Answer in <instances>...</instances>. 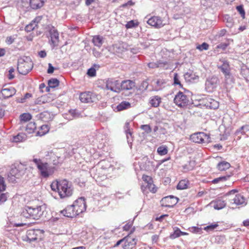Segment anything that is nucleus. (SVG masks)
Masks as SVG:
<instances>
[{"mask_svg":"<svg viewBox=\"0 0 249 249\" xmlns=\"http://www.w3.org/2000/svg\"><path fill=\"white\" fill-rule=\"evenodd\" d=\"M131 107V104L127 101H123L117 106L118 111H122Z\"/></svg>","mask_w":249,"mask_h":249,"instance_id":"2f4dec72","label":"nucleus"},{"mask_svg":"<svg viewBox=\"0 0 249 249\" xmlns=\"http://www.w3.org/2000/svg\"><path fill=\"white\" fill-rule=\"evenodd\" d=\"M73 207L74 206L72 204L68 206L65 209L61 211L60 213L66 217H74L77 215V213L75 212Z\"/></svg>","mask_w":249,"mask_h":249,"instance_id":"6ab92c4d","label":"nucleus"},{"mask_svg":"<svg viewBox=\"0 0 249 249\" xmlns=\"http://www.w3.org/2000/svg\"><path fill=\"white\" fill-rule=\"evenodd\" d=\"M190 139L193 142L198 143H208L210 141L209 135L204 132H197L193 134L190 136Z\"/></svg>","mask_w":249,"mask_h":249,"instance_id":"0eeeda50","label":"nucleus"},{"mask_svg":"<svg viewBox=\"0 0 249 249\" xmlns=\"http://www.w3.org/2000/svg\"><path fill=\"white\" fill-rule=\"evenodd\" d=\"M227 241L224 235H217L215 237L214 242L217 244H224Z\"/></svg>","mask_w":249,"mask_h":249,"instance_id":"c9c22d12","label":"nucleus"},{"mask_svg":"<svg viewBox=\"0 0 249 249\" xmlns=\"http://www.w3.org/2000/svg\"><path fill=\"white\" fill-rule=\"evenodd\" d=\"M77 215L85 212L86 210V204L84 197H80L76 200L72 204Z\"/></svg>","mask_w":249,"mask_h":249,"instance_id":"4468645a","label":"nucleus"},{"mask_svg":"<svg viewBox=\"0 0 249 249\" xmlns=\"http://www.w3.org/2000/svg\"><path fill=\"white\" fill-rule=\"evenodd\" d=\"M33 68V63L30 58L26 57V60H22L19 61L18 65V70L22 75H26Z\"/></svg>","mask_w":249,"mask_h":249,"instance_id":"39448f33","label":"nucleus"},{"mask_svg":"<svg viewBox=\"0 0 249 249\" xmlns=\"http://www.w3.org/2000/svg\"><path fill=\"white\" fill-rule=\"evenodd\" d=\"M19 117L21 123H26L32 119V115L29 113H24L21 114Z\"/></svg>","mask_w":249,"mask_h":249,"instance_id":"e433bc0d","label":"nucleus"},{"mask_svg":"<svg viewBox=\"0 0 249 249\" xmlns=\"http://www.w3.org/2000/svg\"><path fill=\"white\" fill-rule=\"evenodd\" d=\"M236 9L237 11L241 15V17L244 18L245 17V11L242 5H239L236 6Z\"/></svg>","mask_w":249,"mask_h":249,"instance_id":"49530a36","label":"nucleus"},{"mask_svg":"<svg viewBox=\"0 0 249 249\" xmlns=\"http://www.w3.org/2000/svg\"><path fill=\"white\" fill-rule=\"evenodd\" d=\"M31 161L34 163L39 175L43 178H49L53 175L56 170L55 166L50 165L47 162H44L39 158L34 157Z\"/></svg>","mask_w":249,"mask_h":249,"instance_id":"f03ea898","label":"nucleus"},{"mask_svg":"<svg viewBox=\"0 0 249 249\" xmlns=\"http://www.w3.org/2000/svg\"><path fill=\"white\" fill-rule=\"evenodd\" d=\"M124 249H131L134 248L137 243V240L135 238L127 236L124 238Z\"/></svg>","mask_w":249,"mask_h":249,"instance_id":"aec40b11","label":"nucleus"},{"mask_svg":"<svg viewBox=\"0 0 249 249\" xmlns=\"http://www.w3.org/2000/svg\"><path fill=\"white\" fill-rule=\"evenodd\" d=\"M174 103L178 107H182L189 105L188 97L181 91L178 92L174 99Z\"/></svg>","mask_w":249,"mask_h":249,"instance_id":"6e6552de","label":"nucleus"},{"mask_svg":"<svg viewBox=\"0 0 249 249\" xmlns=\"http://www.w3.org/2000/svg\"><path fill=\"white\" fill-rule=\"evenodd\" d=\"M212 204H213L214 209L218 210L224 208L226 205L225 201L221 199H216L214 201H212Z\"/></svg>","mask_w":249,"mask_h":249,"instance_id":"393cba45","label":"nucleus"},{"mask_svg":"<svg viewBox=\"0 0 249 249\" xmlns=\"http://www.w3.org/2000/svg\"><path fill=\"white\" fill-rule=\"evenodd\" d=\"M133 224V221H130L126 224L124 227L123 229L124 231H128L130 230Z\"/></svg>","mask_w":249,"mask_h":249,"instance_id":"e2e57ef3","label":"nucleus"},{"mask_svg":"<svg viewBox=\"0 0 249 249\" xmlns=\"http://www.w3.org/2000/svg\"><path fill=\"white\" fill-rule=\"evenodd\" d=\"M48 84L49 88H54L59 86V81L57 78H51L48 80Z\"/></svg>","mask_w":249,"mask_h":249,"instance_id":"f704fd0d","label":"nucleus"},{"mask_svg":"<svg viewBox=\"0 0 249 249\" xmlns=\"http://www.w3.org/2000/svg\"><path fill=\"white\" fill-rule=\"evenodd\" d=\"M69 113L71 115L72 118H78L81 116L80 113L76 109H70Z\"/></svg>","mask_w":249,"mask_h":249,"instance_id":"09e8293b","label":"nucleus"},{"mask_svg":"<svg viewBox=\"0 0 249 249\" xmlns=\"http://www.w3.org/2000/svg\"><path fill=\"white\" fill-rule=\"evenodd\" d=\"M209 44L206 42H203L201 45H198L196 46V49L200 51L203 50H207L209 49Z\"/></svg>","mask_w":249,"mask_h":249,"instance_id":"8fccbe9b","label":"nucleus"},{"mask_svg":"<svg viewBox=\"0 0 249 249\" xmlns=\"http://www.w3.org/2000/svg\"><path fill=\"white\" fill-rule=\"evenodd\" d=\"M142 179L144 181V184H147V183L153 182L152 178L148 176H143Z\"/></svg>","mask_w":249,"mask_h":249,"instance_id":"052dcab7","label":"nucleus"},{"mask_svg":"<svg viewBox=\"0 0 249 249\" xmlns=\"http://www.w3.org/2000/svg\"><path fill=\"white\" fill-rule=\"evenodd\" d=\"M230 176H222L216 178H214L212 180V182L214 184L217 183L220 181H225L227 180L229 178H230Z\"/></svg>","mask_w":249,"mask_h":249,"instance_id":"c03bdc74","label":"nucleus"},{"mask_svg":"<svg viewBox=\"0 0 249 249\" xmlns=\"http://www.w3.org/2000/svg\"><path fill=\"white\" fill-rule=\"evenodd\" d=\"M141 128L144 130L147 134L152 131V129L149 124H143L141 126Z\"/></svg>","mask_w":249,"mask_h":249,"instance_id":"5fc2aeb1","label":"nucleus"},{"mask_svg":"<svg viewBox=\"0 0 249 249\" xmlns=\"http://www.w3.org/2000/svg\"><path fill=\"white\" fill-rule=\"evenodd\" d=\"M32 96V94L30 93H26L24 97L21 98V100L20 101V103H23L25 102V100L27 99H28V98H31V97Z\"/></svg>","mask_w":249,"mask_h":249,"instance_id":"69168bd1","label":"nucleus"},{"mask_svg":"<svg viewBox=\"0 0 249 249\" xmlns=\"http://www.w3.org/2000/svg\"><path fill=\"white\" fill-rule=\"evenodd\" d=\"M228 45H229L228 43H221L217 46V48L218 49H221L223 50H224L226 49V48L228 47Z\"/></svg>","mask_w":249,"mask_h":249,"instance_id":"774afa93","label":"nucleus"},{"mask_svg":"<svg viewBox=\"0 0 249 249\" xmlns=\"http://www.w3.org/2000/svg\"><path fill=\"white\" fill-rule=\"evenodd\" d=\"M6 189V184L4 178L1 176H0V192L4 191Z\"/></svg>","mask_w":249,"mask_h":249,"instance_id":"3c124183","label":"nucleus"},{"mask_svg":"<svg viewBox=\"0 0 249 249\" xmlns=\"http://www.w3.org/2000/svg\"><path fill=\"white\" fill-rule=\"evenodd\" d=\"M219 83L218 78L215 76H213L207 78L205 82V89L207 91L212 92L216 88Z\"/></svg>","mask_w":249,"mask_h":249,"instance_id":"1a4fd4ad","label":"nucleus"},{"mask_svg":"<svg viewBox=\"0 0 249 249\" xmlns=\"http://www.w3.org/2000/svg\"><path fill=\"white\" fill-rule=\"evenodd\" d=\"M26 170V168L22 164H20L12 167L9 173L10 176H15L17 178H19L25 174Z\"/></svg>","mask_w":249,"mask_h":249,"instance_id":"dca6fc26","label":"nucleus"},{"mask_svg":"<svg viewBox=\"0 0 249 249\" xmlns=\"http://www.w3.org/2000/svg\"><path fill=\"white\" fill-rule=\"evenodd\" d=\"M126 137L127 141L128 144L130 147L132 146V143L133 142V137L132 136V132L130 130L128 129L125 130Z\"/></svg>","mask_w":249,"mask_h":249,"instance_id":"ea45409f","label":"nucleus"},{"mask_svg":"<svg viewBox=\"0 0 249 249\" xmlns=\"http://www.w3.org/2000/svg\"><path fill=\"white\" fill-rule=\"evenodd\" d=\"M135 86V83L130 80H124L120 83V90H130Z\"/></svg>","mask_w":249,"mask_h":249,"instance_id":"4be33fe9","label":"nucleus"},{"mask_svg":"<svg viewBox=\"0 0 249 249\" xmlns=\"http://www.w3.org/2000/svg\"><path fill=\"white\" fill-rule=\"evenodd\" d=\"M92 41L95 46L100 48L103 43V37L99 35L95 36L93 37Z\"/></svg>","mask_w":249,"mask_h":249,"instance_id":"c85d7f7f","label":"nucleus"},{"mask_svg":"<svg viewBox=\"0 0 249 249\" xmlns=\"http://www.w3.org/2000/svg\"><path fill=\"white\" fill-rule=\"evenodd\" d=\"M157 152L160 156H164L167 154L168 148L166 145H161L157 149Z\"/></svg>","mask_w":249,"mask_h":249,"instance_id":"4c0bfd02","label":"nucleus"},{"mask_svg":"<svg viewBox=\"0 0 249 249\" xmlns=\"http://www.w3.org/2000/svg\"><path fill=\"white\" fill-rule=\"evenodd\" d=\"M120 82L114 78L108 79L106 83V89L115 93L120 92Z\"/></svg>","mask_w":249,"mask_h":249,"instance_id":"9d476101","label":"nucleus"},{"mask_svg":"<svg viewBox=\"0 0 249 249\" xmlns=\"http://www.w3.org/2000/svg\"><path fill=\"white\" fill-rule=\"evenodd\" d=\"M221 64L218 66V68L224 74L226 81H231L232 76L231 73V68L229 62L225 59L220 60Z\"/></svg>","mask_w":249,"mask_h":249,"instance_id":"423d86ee","label":"nucleus"},{"mask_svg":"<svg viewBox=\"0 0 249 249\" xmlns=\"http://www.w3.org/2000/svg\"><path fill=\"white\" fill-rule=\"evenodd\" d=\"M187 188V182L185 180H180L177 186L178 190H183Z\"/></svg>","mask_w":249,"mask_h":249,"instance_id":"79ce46f5","label":"nucleus"},{"mask_svg":"<svg viewBox=\"0 0 249 249\" xmlns=\"http://www.w3.org/2000/svg\"><path fill=\"white\" fill-rule=\"evenodd\" d=\"M43 17L42 16L36 17L34 20L32 21L34 23L36 24V26H37V24L40 22L42 20Z\"/></svg>","mask_w":249,"mask_h":249,"instance_id":"0e129e2a","label":"nucleus"},{"mask_svg":"<svg viewBox=\"0 0 249 249\" xmlns=\"http://www.w3.org/2000/svg\"><path fill=\"white\" fill-rule=\"evenodd\" d=\"M223 21L226 23V25L228 28H231L233 25V19L228 15L224 16Z\"/></svg>","mask_w":249,"mask_h":249,"instance_id":"473e14b6","label":"nucleus"},{"mask_svg":"<svg viewBox=\"0 0 249 249\" xmlns=\"http://www.w3.org/2000/svg\"><path fill=\"white\" fill-rule=\"evenodd\" d=\"M113 169V166L109 161L107 160H103L100 161L96 166L92 169V171L93 172L95 171L96 172V175L99 177L102 175L104 177Z\"/></svg>","mask_w":249,"mask_h":249,"instance_id":"20e7f679","label":"nucleus"},{"mask_svg":"<svg viewBox=\"0 0 249 249\" xmlns=\"http://www.w3.org/2000/svg\"><path fill=\"white\" fill-rule=\"evenodd\" d=\"M16 93V89L12 87L2 88L0 92V99L2 100L8 99L12 97Z\"/></svg>","mask_w":249,"mask_h":249,"instance_id":"f3484780","label":"nucleus"},{"mask_svg":"<svg viewBox=\"0 0 249 249\" xmlns=\"http://www.w3.org/2000/svg\"><path fill=\"white\" fill-rule=\"evenodd\" d=\"M184 78L186 81L188 82H192L196 79H198V76L195 75L193 71H189L186 72L184 75Z\"/></svg>","mask_w":249,"mask_h":249,"instance_id":"c756f323","label":"nucleus"},{"mask_svg":"<svg viewBox=\"0 0 249 249\" xmlns=\"http://www.w3.org/2000/svg\"><path fill=\"white\" fill-rule=\"evenodd\" d=\"M79 99L81 102L84 103H91L96 101L97 97L94 93L86 91L80 93Z\"/></svg>","mask_w":249,"mask_h":249,"instance_id":"f8f14e48","label":"nucleus"},{"mask_svg":"<svg viewBox=\"0 0 249 249\" xmlns=\"http://www.w3.org/2000/svg\"><path fill=\"white\" fill-rule=\"evenodd\" d=\"M146 22L149 25L157 28H160L163 27L164 25L162 23V19L161 18L158 16L152 17L149 18Z\"/></svg>","mask_w":249,"mask_h":249,"instance_id":"a211bd4d","label":"nucleus"},{"mask_svg":"<svg viewBox=\"0 0 249 249\" xmlns=\"http://www.w3.org/2000/svg\"><path fill=\"white\" fill-rule=\"evenodd\" d=\"M34 230H29L27 232L26 238L24 239L25 241L31 243L37 240V235L35 234Z\"/></svg>","mask_w":249,"mask_h":249,"instance_id":"a878e982","label":"nucleus"},{"mask_svg":"<svg viewBox=\"0 0 249 249\" xmlns=\"http://www.w3.org/2000/svg\"><path fill=\"white\" fill-rule=\"evenodd\" d=\"M147 189L151 192L155 193L157 192V188H156L155 184L153 182L147 183Z\"/></svg>","mask_w":249,"mask_h":249,"instance_id":"a18cd8bd","label":"nucleus"},{"mask_svg":"<svg viewBox=\"0 0 249 249\" xmlns=\"http://www.w3.org/2000/svg\"><path fill=\"white\" fill-rule=\"evenodd\" d=\"M189 231H190L195 233L201 234L202 232V229L201 228H199L196 226L190 228Z\"/></svg>","mask_w":249,"mask_h":249,"instance_id":"de8ad7c7","label":"nucleus"},{"mask_svg":"<svg viewBox=\"0 0 249 249\" xmlns=\"http://www.w3.org/2000/svg\"><path fill=\"white\" fill-rule=\"evenodd\" d=\"M36 27H37L36 26V24L34 23L33 22H31L30 24H29L25 27V31H26L28 32H31L34 30Z\"/></svg>","mask_w":249,"mask_h":249,"instance_id":"864d4df0","label":"nucleus"},{"mask_svg":"<svg viewBox=\"0 0 249 249\" xmlns=\"http://www.w3.org/2000/svg\"><path fill=\"white\" fill-rule=\"evenodd\" d=\"M161 103V98L159 96L152 97L149 101L151 107H157L159 106Z\"/></svg>","mask_w":249,"mask_h":249,"instance_id":"cd10ccee","label":"nucleus"},{"mask_svg":"<svg viewBox=\"0 0 249 249\" xmlns=\"http://www.w3.org/2000/svg\"><path fill=\"white\" fill-rule=\"evenodd\" d=\"M138 25L137 23H135L134 20H130L126 24L125 27L127 29L132 28L136 27Z\"/></svg>","mask_w":249,"mask_h":249,"instance_id":"4d7b16f0","label":"nucleus"},{"mask_svg":"<svg viewBox=\"0 0 249 249\" xmlns=\"http://www.w3.org/2000/svg\"><path fill=\"white\" fill-rule=\"evenodd\" d=\"M140 168L141 170L152 171L154 169V162L151 161L147 157H144L139 162Z\"/></svg>","mask_w":249,"mask_h":249,"instance_id":"ddd939ff","label":"nucleus"},{"mask_svg":"<svg viewBox=\"0 0 249 249\" xmlns=\"http://www.w3.org/2000/svg\"><path fill=\"white\" fill-rule=\"evenodd\" d=\"M87 74L90 77H94L96 76V72L95 68L91 67L88 70Z\"/></svg>","mask_w":249,"mask_h":249,"instance_id":"603ef678","label":"nucleus"},{"mask_svg":"<svg viewBox=\"0 0 249 249\" xmlns=\"http://www.w3.org/2000/svg\"><path fill=\"white\" fill-rule=\"evenodd\" d=\"M56 69V68H54L51 63H49L48 64V69L47 70V72L48 73H52L53 72L54 70Z\"/></svg>","mask_w":249,"mask_h":249,"instance_id":"338daca9","label":"nucleus"},{"mask_svg":"<svg viewBox=\"0 0 249 249\" xmlns=\"http://www.w3.org/2000/svg\"><path fill=\"white\" fill-rule=\"evenodd\" d=\"M46 213L45 207L44 206H38L35 207L26 206L22 209L21 215L26 218L38 220Z\"/></svg>","mask_w":249,"mask_h":249,"instance_id":"7ed1b4c3","label":"nucleus"},{"mask_svg":"<svg viewBox=\"0 0 249 249\" xmlns=\"http://www.w3.org/2000/svg\"><path fill=\"white\" fill-rule=\"evenodd\" d=\"M49 33L51 37V45L53 48L57 45L59 41V34L57 30L53 26H48Z\"/></svg>","mask_w":249,"mask_h":249,"instance_id":"2eb2a0df","label":"nucleus"},{"mask_svg":"<svg viewBox=\"0 0 249 249\" xmlns=\"http://www.w3.org/2000/svg\"><path fill=\"white\" fill-rule=\"evenodd\" d=\"M46 0H30L29 5L31 9L37 10L43 6Z\"/></svg>","mask_w":249,"mask_h":249,"instance_id":"412c9836","label":"nucleus"},{"mask_svg":"<svg viewBox=\"0 0 249 249\" xmlns=\"http://www.w3.org/2000/svg\"><path fill=\"white\" fill-rule=\"evenodd\" d=\"M178 200L177 197L171 195L162 198L160 203L162 206L173 208L178 202Z\"/></svg>","mask_w":249,"mask_h":249,"instance_id":"9b49d317","label":"nucleus"},{"mask_svg":"<svg viewBox=\"0 0 249 249\" xmlns=\"http://www.w3.org/2000/svg\"><path fill=\"white\" fill-rule=\"evenodd\" d=\"M8 196L7 193H2L0 195V204L6 201Z\"/></svg>","mask_w":249,"mask_h":249,"instance_id":"bf43d9fd","label":"nucleus"},{"mask_svg":"<svg viewBox=\"0 0 249 249\" xmlns=\"http://www.w3.org/2000/svg\"><path fill=\"white\" fill-rule=\"evenodd\" d=\"M148 87V83L146 81H143L140 86V89L144 91L147 89Z\"/></svg>","mask_w":249,"mask_h":249,"instance_id":"13d9d810","label":"nucleus"},{"mask_svg":"<svg viewBox=\"0 0 249 249\" xmlns=\"http://www.w3.org/2000/svg\"><path fill=\"white\" fill-rule=\"evenodd\" d=\"M205 101V105L208 108L215 109L219 107V103L210 97L206 98Z\"/></svg>","mask_w":249,"mask_h":249,"instance_id":"5701e85b","label":"nucleus"},{"mask_svg":"<svg viewBox=\"0 0 249 249\" xmlns=\"http://www.w3.org/2000/svg\"><path fill=\"white\" fill-rule=\"evenodd\" d=\"M173 80V85L175 86L178 85L180 88H183V86L179 79V77L177 73H175L174 74Z\"/></svg>","mask_w":249,"mask_h":249,"instance_id":"a19ab883","label":"nucleus"},{"mask_svg":"<svg viewBox=\"0 0 249 249\" xmlns=\"http://www.w3.org/2000/svg\"><path fill=\"white\" fill-rule=\"evenodd\" d=\"M51 189L57 191L61 198L69 197L73 194L71 183L66 179H60L53 181L51 184Z\"/></svg>","mask_w":249,"mask_h":249,"instance_id":"f257e3e1","label":"nucleus"},{"mask_svg":"<svg viewBox=\"0 0 249 249\" xmlns=\"http://www.w3.org/2000/svg\"><path fill=\"white\" fill-rule=\"evenodd\" d=\"M134 4H135V3L134 2H133L132 1V0H129L127 2L123 4L122 5L121 7L123 8L133 6V5H134Z\"/></svg>","mask_w":249,"mask_h":249,"instance_id":"680f3d73","label":"nucleus"},{"mask_svg":"<svg viewBox=\"0 0 249 249\" xmlns=\"http://www.w3.org/2000/svg\"><path fill=\"white\" fill-rule=\"evenodd\" d=\"M25 131L28 134H32L35 132L36 126L35 122H31L26 125Z\"/></svg>","mask_w":249,"mask_h":249,"instance_id":"7c9ffc66","label":"nucleus"},{"mask_svg":"<svg viewBox=\"0 0 249 249\" xmlns=\"http://www.w3.org/2000/svg\"><path fill=\"white\" fill-rule=\"evenodd\" d=\"M181 233H183V231H181L178 228H177L174 232L170 234V238L172 239H175L181 235Z\"/></svg>","mask_w":249,"mask_h":249,"instance_id":"37998d69","label":"nucleus"},{"mask_svg":"<svg viewBox=\"0 0 249 249\" xmlns=\"http://www.w3.org/2000/svg\"><path fill=\"white\" fill-rule=\"evenodd\" d=\"M165 81L163 79H158L156 81V83L158 87L156 89V90L160 89L162 88V87L164 84H165Z\"/></svg>","mask_w":249,"mask_h":249,"instance_id":"6e6d98bb","label":"nucleus"},{"mask_svg":"<svg viewBox=\"0 0 249 249\" xmlns=\"http://www.w3.org/2000/svg\"><path fill=\"white\" fill-rule=\"evenodd\" d=\"M27 135L24 133H19L13 137L12 141L15 142H20L25 141L27 139Z\"/></svg>","mask_w":249,"mask_h":249,"instance_id":"bb28decb","label":"nucleus"},{"mask_svg":"<svg viewBox=\"0 0 249 249\" xmlns=\"http://www.w3.org/2000/svg\"><path fill=\"white\" fill-rule=\"evenodd\" d=\"M231 167L230 164L227 161H222L218 163L217 168L220 171H224Z\"/></svg>","mask_w":249,"mask_h":249,"instance_id":"72a5a7b5","label":"nucleus"},{"mask_svg":"<svg viewBox=\"0 0 249 249\" xmlns=\"http://www.w3.org/2000/svg\"><path fill=\"white\" fill-rule=\"evenodd\" d=\"M233 201L232 203L237 205H243L245 206L247 204L245 202V198L242 195L238 194L235 195L234 198L232 199ZM232 203V202H231Z\"/></svg>","mask_w":249,"mask_h":249,"instance_id":"b1692460","label":"nucleus"},{"mask_svg":"<svg viewBox=\"0 0 249 249\" xmlns=\"http://www.w3.org/2000/svg\"><path fill=\"white\" fill-rule=\"evenodd\" d=\"M218 227L217 223H213L209 224V225L205 227L203 229L207 232H210L214 231L215 229Z\"/></svg>","mask_w":249,"mask_h":249,"instance_id":"58836bf2","label":"nucleus"}]
</instances>
